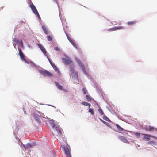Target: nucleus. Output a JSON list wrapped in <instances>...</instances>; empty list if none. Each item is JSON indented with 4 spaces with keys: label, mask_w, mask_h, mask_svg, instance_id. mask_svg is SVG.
Wrapping results in <instances>:
<instances>
[{
    "label": "nucleus",
    "mask_w": 157,
    "mask_h": 157,
    "mask_svg": "<svg viewBox=\"0 0 157 157\" xmlns=\"http://www.w3.org/2000/svg\"><path fill=\"white\" fill-rule=\"evenodd\" d=\"M52 133L53 136H61L62 135V132L60 130V127L55 125H54L53 126Z\"/></svg>",
    "instance_id": "obj_1"
},
{
    "label": "nucleus",
    "mask_w": 157,
    "mask_h": 157,
    "mask_svg": "<svg viewBox=\"0 0 157 157\" xmlns=\"http://www.w3.org/2000/svg\"><path fill=\"white\" fill-rule=\"evenodd\" d=\"M39 72L44 76L51 77L52 75L51 73L46 70H39Z\"/></svg>",
    "instance_id": "obj_2"
},
{
    "label": "nucleus",
    "mask_w": 157,
    "mask_h": 157,
    "mask_svg": "<svg viewBox=\"0 0 157 157\" xmlns=\"http://www.w3.org/2000/svg\"><path fill=\"white\" fill-rule=\"evenodd\" d=\"M71 150L70 146L67 144L66 147L64 148V151L67 157H71L70 153Z\"/></svg>",
    "instance_id": "obj_3"
},
{
    "label": "nucleus",
    "mask_w": 157,
    "mask_h": 157,
    "mask_svg": "<svg viewBox=\"0 0 157 157\" xmlns=\"http://www.w3.org/2000/svg\"><path fill=\"white\" fill-rule=\"evenodd\" d=\"M30 7L32 10L33 11L34 14H36L39 18H40V15L37 10V9L33 3H32L30 5Z\"/></svg>",
    "instance_id": "obj_4"
},
{
    "label": "nucleus",
    "mask_w": 157,
    "mask_h": 157,
    "mask_svg": "<svg viewBox=\"0 0 157 157\" xmlns=\"http://www.w3.org/2000/svg\"><path fill=\"white\" fill-rule=\"evenodd\" d=\"M19 54L21 60L27 63V61L25 58V56L21 49L19 50Z\"/></svg>",
    "instance_id": "obj_5"
},
{
    "label": "nucleus",
    "mask_w": 157,
    "mask_h": 157,
    "mask_svg": "<svg viewBox=\"0 0 157 157\" xmlns=\"http://www.w3.org/2000/svg\"><path fill=\"white\" fill-rule=\"evenodd\" d=\"M124 29V27L123 26H119L118 27H114L109 29L108 31H112L122 29Z\"/></svg>",
    "instance_id": "obj_6"
},
{
    "label": "nucleus",
    "mask_w": 157,
    "mask_h": 157,
    "mask_svg": "<svg viewBox=\"0 0 157 157\" xmlns=\"http://www.w3.org/2000/svg\"><path fill=\"white\" fill-rule=\"evenodd\" d=\"M38 45L43 54L46 56L47 55L46 54V51L44 47L40 44H38Z\"/></svg>",
    "instance_id": "obj_7"
},
{
    "label": "nucleus",
    "mask_w": 157,
    "mask_h": 157,
    "mask_svg": "<svg viewBox=\"0 0 157 157\" xmlns=\"http://www.w3.org/2000/svg\"><path fill=\"white\" fill-rule=\"evenodd\" d=\"M66 35L67 36V37L69 41V42L72 44V45L74 46V47L76 48L77 49V46L76 45L75 43L74 42V41L72 40L71 38H70L68 36V35L66 33Z\"/></svg>",
    "instance_id": "obj_8"
},
{
    "label": "nucleus",
    "mask_w": 157,
    "mask_h": 157,
    "mask_svg": "<svg viewBox=\"0 0 157 157\" xmlns=\"http://www.w3.org/2000/svg\"><path fill=\"white\" fill-rule=\"evenodd\" d=\"M62 60L63 63L65 64H69L71 63L72 62L71 60L69 59L63 58L62 59Z\"/></svg>",
    "instance_id": "obj_9"
},
{
    "label": "nucleus",
    "mask_w": 157,
    "mask_h": 157,
    "mask_svg": "<svg viewBox=\"0 0 157 157\" xmlns=\"http://www.w3.org/2000/svg\"><path fill=\"white\" fill-rule=\"evenodd\" d=\"M145 130L147 131H157V128H155L151 126H149L148 127H146Z\"/></svg>",
    "instance_id": "obj_10"
},
{
    "label": "nucleus",
    "mask_w": 157,
    "mask_h": 157,
    "mask_svg": "<svg viewBox=\"0 0 157 157\" xmlns=\"http://www.w3.org/2000/svg\"><path fill=\"white\" fill-rule=\"evenodd\" d=\"M144 135L143 139L146 141H148L150 138L151 135L148 134H142Z\"/></svg>",
    "instance_id": "obj_11"
},
{
    "label": "nucleus",
    "mask_w": 157,
    "mask_h": 157,
    "mask_svg": "<svg viewBox=\"0 0 157 157\" xmlns=\"http://www.w3.org/2000/svg\"><path fill=\"white\" fill-rule=\"evenodd\" d=\"M35 144L33 143L32 144L28 143L25 146H24V147L25 149H29V148L32 147L33 146H35Z\"/></svg>",
    "instance_id": "obj_12"
},
{
    "label": "nucleus",
    "mask_w": 157,
    "mask_h": 157,
    "mask_svg": "<svg viewBox=\"0 0 157 157\" xmlns=\"http://www.w3.org/2000/svg\"><path fill=\"white\" fill-rule=\"evenodd\" d=\"M118 138L120 140L124 143H128V140H127V139L124 136H119Z\"/></svg>",
    "instance_id": "obj_13"
},
{
    "label": "nucleus",
    "mask_w": 157,
    "mask_h": 157,
    "mask_svg": "<svg viewBox=\"0 0 157 157\" xmlns=\"http://www.w3.org/2000/svg\"><path fill=\"white\" fill-rule=\"evenodd\" d=\"M33 117L40 124V116L39 115L35 113H34L33 114Z\"/></svg>",
    "instance_id": "obj_14"
},
{
    "label": "nucleus",
    "mask_w": 157,
    "mask_h": 157,
    "mask_svg": "<svg viewBox=\"0 0 157 157\" xmlns=\"http://www.w3.org/2000/svg\"><path fill=\"white\" fill-rule=\"evenodd\" d=\"M136 21H128L127 22V24L129 26H133L136 23Z\"/></svg>",
    "instance_id": "obj_15"
},
{
    "label": "nucleus",
    "mask_w": 157,
    "mask_h": 157,
    "mask_svg": "<svg viewBox=\"0 0 157 157\" xmlns=\"http://www.w3.org/2000/svg\"><path fill=\"white\" fill-rule=\"evenodd\" d=\"M55 83L58 89L61 90H63L62 86H61L57 82H55Z\"/></svg>",
    "instance_id": "obj_16"
},
{
    "label": "nucleus",
    "mask_w": 157,
    "mask_h": 157,
    "mask_svg": "<svg viewBox=\"0 0 157 157\" xmlns=\"http://www.w3.org/2000/svg\"><path fill=\"white\" fill-rule=\"evenodd\" d=\"M42 29L45 33L48 34L49 33L48 30L47 29L45 26H42Z\"/></svg>",
    "instance_id": "obj_17"
},
{
    "label": "nucleus",
    "mask_w": 157,
    "mask_h": 157,
    "mask_svg": "<svg viewBox=\"0 0 157 157\" xmlns=\"http://www.w3.org/2000/svg\"><path fill=\"white\" fill-rule=\"evenodd\" d=\"M116 126L117 127V129L120 131H123V130L125 131L118 124H116Z\"/></svg>",
    "instance_id": "obj_18"
},
{
    "label": "nucleus",
    "mask_w": 157,
    "mask_h": 157,
    "mask_svg": "<svg viewBox=\"0 0 157 157\" xmlns=\"http://www.w3.org/2000/svg\"><path fill=\"white\" fill-rule=\"evenodd\" d=\"M85 98L88 101H90L92 100L91 97L88 95H86Z\"/></svg>",
    "instance_id": "obj_19"
},
{
    "label": "nucleus",
    "mask_w": 157,
    "mask_h": 157,
    "mask_svg": "<svg viewBox=\"0 0 157 157\" xmlns=\"http://www.w3.org/2000/svg\"><path fill=\"white\" fill-rule=\"evenodd\" d=\"M98 111L99 112V113L100 114L102 115H104V112H103V110L101 108H100L98 109Z\"/></svg>",
    "instance_id": "obj_20"
},
{
    "label": "nucleus",
    "mask_w": 157,
    "mask_h": 157,
    "mask_svg": "<svg viewBox=\"0 0 157 157\" xmlns=\"http://www.w3.org/2000/svg\"><path fill=\"white\" fill-rule=\"evenodd\" d=\"M89 111L92 114H94V110L93 109L89 108Z\"/></svg>",
    "instance_id": "obj_21"
},
{
    "label": "nucleus",
    "mask_w": 157,
    "mask_h": 157,
    "mask_svg": "<svg viewBox=\"0 0 157 157\" xmlns=\"http://www.w3.org/2000/svg\"><path fill=\"white\" fill-rule=\"evenodd\" d=\"M81 68H82V71L84 73V74H85L86 75H87V73L86 70L85 69L84 66H82Z\"/></svg>",
    "instance_id": "obj_22"
},
{
    "label": "nucleus",
    "mask_w": 157,
    "mask_h": 157,
    "mask_svg": "<svg viewBox=\"0 0 157 157\" xmlns=\"http://www.w3.org/2000/svg\"><path fill=\"white\" fill-rule=\"evenodd\" d=\"M13 41H14L15 43L17 44L19 43V40L17 38H14L13 40Z\"/></svg>",
    "instance_id": "obj_23"
},
{
    "label": "nucleus",
    "mask_w": 157,
    "mask_h": 157,
    "mask_svg": "<svg viewBox=\"0 0 157 157\" xmlns=\"http://www.w3.org/2000/svg\"><path fill=\"white\" fill-rule=\"evenodd\" d=\"M81 104L85 106H88V105H89V103L83 101L81 103Z\"/></svg>",
    "instance_id": "obj_24"
},
{
    "label": "nucleus",
    "mask_w": 157,
    "mask_h": 157,
    "mask_svg": "<svg viewBox=\"0 0 157 157\" xmlns=\"http://www.w3.org/2000/svg\"><path fill=\"white\" fill-rule=\"evenodd\" d=\"M103 119L104 120H105L108 121H109V119L107 117L105 116H104L103 117Z\"/></svg>",
    "instance_id": "obj_25"
},
{
    "label": "nucleus",
    "mask_w": 157,
    "mask_h": 157,
    "mask_svg": "<svg viewBox=\"0 0 157 157\" xmlns=\"http://www.w3.org/2000/svg\"><path fill=\"white\" fill-rule=\"evenodd\" d=\"M47 39L49 41H51L52 40V36H47Z\"/></svg>",
    "instance_id": "obj_26"
},
{
    "label": "nucleus",
    "mask_w": 157,
    "mask_h": 157,
    "mask_svg": "<svg viewBox=\"0 0 157 157\" xmlns=\"http://www.w3.org/2000/svg\"><path fill=\"white\" fill-rule=\"evenodd\" d=\"M71 74L72 75L74 73V69L73 67L71 68Z\"/></svg>",
    "instance_id": "obj_27"
},
{
    "label": "nucleus",
    "mask_w": 157,
    "mask_h": 157,
    "mask_svg": "<svg viewBox=\"0 0 157 157\" xmlns=\"http://www.w3.org/2000/svg\"><path fill=\"white\" fill-rule=\"evenodd\" d=\"M78 63L79 65L81 67H82V66H84V65H83L81 61L78 62Z\"/></svg>",
    "instance_id": "obj_28"
},
{
    "label": "nucleus",
    "mask_w": 157,
    "mask_h": 157,
    "mask_svg": "<svg viewBox=\"0 0 157 157\" xmlns=\"http://www.w3.org/2000/svg\"><path fill=\"white\" fill-rule=\"evenodd\" d=\"M82 90L84 94H86L87 90L86 88H83L82 89Z\"/></svg>",
    "instance_id": "obj_29"
},
{
    "label": "nucleus",
    "mask_w": 157,
    "mask_h": 157,
    "mask_svg": "<svg viewBox=\"0 0 157 157\" xmlns=\"http://www.w3.org/2000/svg\"><path fill=\"white\" fill-rule=\"evenodd\" d=\"M51 65L55 69H57V67H56L55 64L52 63L51 64Z\"/></svg>",
    "instance_id": "obj_30"
},
{
    "label": "nucleus",
    "mask_w": 157,
    "mask_h": 157,
    "mask_svg": "<svg viewBox=\"0 0 157 157\" xmlns=\"http://www.w3.org/2000/svg\"><path fill=\"white\" fill-rule=\"evenodd\" d=\"M134 134L137 136L139 137L140 135V133L138 132H136L134 133Z\"/></svg>",
    "instance_id": "obj_31"
},
{
    "label": "nucleus",
    "mask_w": 157,
    "mask_h": 157,
    "mask_svg": "<svg viewBox=\"0 0 157 157\" xmlns=\"http://www.w3.org/2000/svg\"><path fill=\"white\" fill-rule=\"evenodd\" d=\"M46 56L47 57V58L49 61V62H50V63L51 64H51H52L53 63H52V62L51 61V60H50V59H49V57H48V56L47 55H46Z\"/></svg>",
    "instance_id": "obj_32"
},
{
    "label": "nucleus",
    "mask_w": 157,
    "mask_h": 157,
    "mask_svg": "<svg viewBox=\"0 0 157 157\" xmlns=\"http://www.w3.org/2000/svg\"><path fill=\"white\" fill-rule=\"evenodd\" d=\"M46 56L47 57V58L49 61V62H50V63L51 64H51H52L53 63H52V62L51 61V60H50V59H49V57H48V56L47 55H46Z\"/></svg>",
    "instance_id": "obj_33"
},
{
    "label": "nucleus",
    "mask_w": 157,
    "mask_h": 157,
    "mask_svg": "<svg viewBox=\"0 0 157 157\" xmlns=\"http://www.w3.org/2000/svg\"><path fill=\"white\" fill-rule=\"evenodd\" d=\"M55 49L56 50H57V51H59L60 49L58 47H56L55 48Z\"/></svg>",
    "instance_id": "obj_34"
},
{
    "label": "nucleus",
    "mask_w": 157,
    "mask_h": 157,
    "mask_svg": "<svg viewBox=\"0 0 157 157\" xmlns=\"http://www.w3.org/2000/svg\"><path fill=\"white\" fill-rule=\"evenodd\" d=\"M75 60L76 62L78 63V62L80 61V60L77 58H75Z\"/></svg>",
    "instance_id": "obj_35"
},
{
    "label": "nucleus",
    "mask_w": 157,
    "mask_h": 157,
    "mask_svg": "<svg viewBox=\"0 0 157 157\" xmlns=\"http://www.w3.org/2000/svg\"><path fill=\"white\" fill-rule=\"evenodd\" d=\"M75 76L76 77V78H77L78 77V73L76 72H75Z\"/></svg>",
    "instance_id": "obj_36"
},
{
    "label": "nucleus",
    "mask_w": 157,
    "mask_h": 157,
    "mask_svg": "<svg viewBox=\"0 0 157 157\" xmlns=\"http://www.w3.org/2000/svg\"><path fill=\"white\" fill-rule=\"evenodd\" d=\"M151 137H152V138H153L155 139H157V138L154 136H152V135H151Z\"/></svg>",
    "instance_id": "obj_37"
},
{
    "label": "nucleus",
    "mask_w": 157,
    "mask_h": 157,
    "mask_svg": "<svg viewBox=\"0 0 157 157\" xmlns=\"http://www.w3.org/2000/svg\"><path fill=\"white\" fill-rule=\"evenodd\" d=\"M90 104L89 103V105H88V106L89 108H90Z\"/></svg>",
    "instance_id": "obj_38"
},
{
    "label": "nucleus",
    "mask_w": 157,
    "mask_h": 157,
    "mask_svg": "<svg viewBox=\"0 0 157 157\" xmlns=\"http://www.w3.org/2000/svg\"><path fill=\"white\" fill-rule=\"evenodd\" d=\"M102 122H103L104 124H106V122L105 121H102Z\"/></svg>",
    "instance_id": "obj_39"
},
{
    "label": "nucleus",
    "mask_w": 157,
    "mask_h": 157,
    "mask_svg": "<svg viewBox=\"0 0 157 157\" xmlns=\"http://www.w3.org/2000/svg\"><path fill=\"white\" fill-rule=\"evenodd\" d=\"M100 120L102 122V121H103L102 119H100Z\"/></svg>",
    "instance_id": "obj_40"
},
{
    "label": "nucleus",
    "mask_w": 157,
    "mask_h": 157,
    "mask_svg": "<svg viewBox=\"0 0 157 157\" xmlns=\"http://www.w3.org/2000/svg\"><path fill=\"white\" fill-rule=\"evenodd\" d=\"M55 2H57V0H53Z\"/></svg>",
    "instance_id": "obj_41"
},
{
    "label": "nucleus",
    "mask_w": 157,
    "mask_h": 157,
    "mask_svg": "<svg viewBox=\"0 0 157 157\" xmlns=\"http://www.w3.org/2000/svg\"><path fill=\"white\" fill-rule=\"evenodd\" d=\"M151 142V141H149V143H150Z\"/></svg>",
    "instance_id": "obj_42"
},
{
    "label": "nucleus",
    "mask_w": 157,
    "mask_h": 157,
    "mask_svg": "<svg viewBox=\"0 0 157 157\" xmlns=\"http://www.w3.org/2000/svg\"><path fill=\"white\" fill-rule=\"evenodd\" d=\"M21 43H22V40H21Z\"/></svg>",
    "instance_id": "obj_43"
}]
</instances>
